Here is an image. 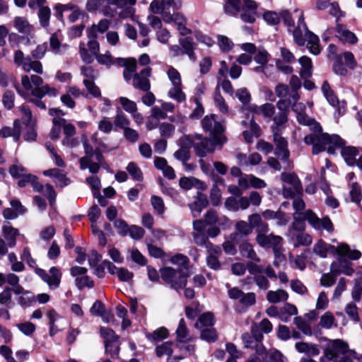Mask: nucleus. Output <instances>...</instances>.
Returning <instances> with one entry per match:
<instances>
[{
  "label": "nucleus",
  "mask_w": 362,
  "mask_h": 362,
  "mask_svg": "<svg viewBox=\"0 0 362 362\" xmlns=\"http://www.w3.org/2000/svg\"><path fill=\"white\" fill-rule=\"evenodd\" d=\"M2 230L4 237L7 241V245L11 247H14L16 243V237L19 235L18 230L8 223L3 226Z\"/></svg>",
  "instance_id": "obj_33"
},
{
  "label": "nucleus",
  "mask_w": 362,
  "mask_h": 362,
  "mask_svg": "<svg viewBox=\"0 0 362 362\" xmlns=\"http://www.w3.org/2000/svg\"><path fill=\"white\" fill-rule=\"evenodd\" d=\"M307 221L309 224L316 230L325 229L328 232L334 230L333 224L328 217L319 218L310 209L306 211Z\"/></svg>",
  "instance_id": "obj_14"
},
{
  "label": "nucleus",
  "mask_w": 362,
  "mask_h": 362,
  "mask_svg": "<svg viewBox=\"0 0 362 362\" xmlns=\"http://www.w3.org/2000/svg\"><path fill=\"white\" fill-rule=\"evenodd\" d=\"M344 144L340 147L341 148V154L346 163L349 165H353L355 163L357 164V158L356 157L358 156V150L354 146H343ZM337 147H334V150Z\"/></svg>",
  "instance_id": "obj_30"
},
{
  "label": "nucleus",
  "mask_w": 362,
  "mask_h": 362,
  "mask_svg": "<svg viewBox=\"0 0 362 362\" xmlns=\"http://www.w3.org/2000/svg\"><path fill=\"white\" fill-rule=\"evenodd\" d=\"M215 323L214 315L211 313H205L201 315L197 322L195 327L202 330V329L212 327Z\"/></svg>",
  "instance_id": "obj_40"
},
{
  "label": "nucleus",
  "mask_w": 362,
  "mask_h": 362,
  "mask_svg": "<svg viewBox=\"0 0 362 362\" xmlns=\"http://www.w3.org/2000/svg\"><path fill=\"white\" fill-rule=\"evenodd\" d=\"M136 62L135 59H131L125 64V67L123 71V76L126 81H133L134 74H136Z\"/></svg>",
  "instance_id": "obj_54"
},
{
  "label": "nucleus",
  "mask_w": 362,
  "mask_h": 362,
  "mask_svg": "<svg viewBox=\"0 0 362 362\" xmlns=\"http://www.w3.org/2000/svg\"><path fill=\"white\" fill-rule=\"evenodd\" d=\"M37 274L47 284L50 288L55 289L59 286L62 274L59 268L52 267L48 272L39 269Z\"/></svg>",
  "instance_id": "obj_12"
},
{
  "label": "nucleus",
  "mask_w": 362,
  "mask_h": 362,
  "mask_svg": "<svg viewBox=\"0 0 362 362\" xmlns=\"http://www.w3.org/2000/svg\"><path fill=\"white\" fill-rule=\"evenodd\" d=\"M61 35L58 33L52 34L49 37V46L52 51L56 54H62L68 47L66 45H62Z\"/></svg>",
  "instance_id": "obj_38"
},
{
  "label": "nucleus",
  "mask_w": 362,
  "mask_h": 362,
  "mask_svg": "<svg viewBox=\"0 0 362 362\" xmlns=\"http://www.w3.org/2000/svg\"><path fill=\"white\" fill-rule=\"evenodd\" d=\"M214 102L216 108L219 110V112L223 115H226L229 113V106L226 102L223 97L221 95L218 86L216 87L214 95Z\"/></svg>",
  "instance_id": "obj_45"
},
{
  "label": "nucleus",
  "mask_w": 362,
  "mask_h": 362,
  "mask_svg": "<svg viewBox=\"0 0 362 362\" xmlns=\"http://www.w3.org/2000/svg\"><path fill=\"white\" fill-rule=\"evenodd\" d=\"M336 32L337 37L342 41L349 42L350 44H356L358 38L356 35L348 30L346 27L342 24L337 23Z\"/></svg>",
  "instance_id": "obj_27"
},
{
  "label": "nucleus",
  "mask_w": 362,
  "mask_h": 362,
  "mask_svg": "<svg viewBox=\"0 0 362 362\" xmlns=\"http://www.w3.org/2000/svg\"><path fill=\"white\" fill-rule=\"evenodd\" d=\"M281 180L283 182L282 192L285 198H293L301 194L303 187L298 177L293 173H282Z\"/></svg>",
  "instance_id": "obj_7"
},
{
  "label": "nucleus",
  "mask_w": 362,
  "mask_h": 362,
  "mask_svg": "<svg viewBox=\"0 0 362 362\" xmlns=\"http://www.w3.org/2000/svg\"><path fill=\"white\" fill-rule=\"evenodd\" d=\"M241 339L245 348L254 349L259 356L265 353L266 349L262 344V341H259L253 334L244 333L241 336Z\"/></svg>",
  "instance_id": "obj_22"
},
{
  "label": "nucleus",
  "mask_w": 362,
  "mask_h": 362,
  "mask_svg": "<svg viewBox=\"0 0 362 362\" xmlns=\"http://www.w3.org/2000/svg\"><path fill=\"white\" fill-rule=\"evenodd\" d=\"M294 13L298 15V20L297 26L293 29L292 32L293 41L297 45L302 47L305 43V36L309 30L305 23L303 12L298 9H296Z\"/></svg>",
  "instance_id": "obj_11"
},
{
  "label": "nucleus",
  "mask_w": 362,
  "mask_h": 362,
  "mask_svg": "<svg viewBox=\"0 0 362 362\" xmlns=\"http://www.w3.org/2000/svg\"><path fill=\"white\" fill-rule=\"evenodd\" d=\"M257 243L262 247H276L282 245L283 238L273 233L256 235Z\"/></svg>",
  "instance_id": "obj_20"
},
{
  "label": "nucleus",
  "mask_w": 362,
  "mask_h": 362,
  "mask_svg": "<svg viewBox=\"0 0 362 362\" xmlns=\"http://www.w3.org/2000/svg\"><path fill=\"white\" fill-rule=\"evenodd\" d=\"M45 176L49 177L54 180L55 185L64 187L70 184V180L66 177L64 170L58 168H52L43 172Z\"/></svg>",
  "instance_id": "obj_23"
},
{
  "label": "nucleus",
  "mask_w": 362,
  "mask_h": 362,
  "mask_svg": "<svg viewBox=\"0 0 362 362\" xmlns=\"http://www.w3.org/2000/svg\"><path fill=\"white\" fill-rule=\"evenodd\" d=\"M14 28L21 33L29 34L33 30V27L28 20L21 16H16L13 20Z\"/></svg>",
  "instance_id": "obj_42"
},
{
  "label": "nucleus",
  "mask_w": 362,
  "mask_h": 362,
  "mask_svg": "<svg viewBox=\"0 0 362 362\" xmlns=\"http://www.w3.org/2000/svg\"><path fill=\"white\" fill-rule=\"evenodd\" d=\"M21 134V125L19 119L13 122V127H3L0 129V137L3 139L11 137L16 142L18 141Z\"/></svg>",
  "instance_id": "obj_24"
},
{
  "label": "nucleus",
  "mask_w": 362,
  "mask_h": 362,
  "mask_svg": "<svg viewBox=\"0 0 362 362\" xmlns=\"http://www.w3.org/2000/svg\"><path fill=\"white\" fill-rule=\"evenodd\" d=\"M306 211L305 212H295L293 215V221L292 228L297 232H303L305 228V221H307Z\"/></svg>",
  "instance_id": "obj_46"
},
{
  "label": "nucleus",
  "mask_w": 362,
  "mask_h": 362,
  "mask_svg": "<svg viewBox=\"0 0 362 362\" xmlns=\"http://www.w3.org/2000/svg\"><path fill=\"white\" fill-rule=\"evenodd\" d=\"M192 142L195 149L196 154L200 157L204 158L209 153H213L215 149L214 141H211L207 138H203L201 134H195L192 136Z\"/></svg>",
  "instance_id": "obj_9"
},
{
  "label": "nucleus",
  "mask_w": 362,
  "mask_h": 362,
  "mask_svg": "<svg viewBox=\"0 0 362 362\" xmlns=\"http://www.w3.org/2000/svg\"><path fill=\"white\" fill-rule=\"evenodd\" d=\"M160 274L163 280L177 291L183 288L187 284L188 275L183 269L165 267L160 270Z\"/></svg>",
  "instance_id": "obj_6"
},
{
  "label": "nucleus",
  "mask_w": 362,
  "mask_h": 362,
  "mask_svg": "<svg viewBox=\"0 0 362 362\" xmlns=\"http://www.w3.org/2000/svg\"><path fill=\"white\" fill-rule=\"evenodd\" d=\"M273 329L272 322L267 318H264L259 323L253 322L250 327L251 334H253L259 341L264 339L263 334H269Z\"/></svg>",
  "instance_id": "obj_19"
},
{
  "label": "nucleus",
  "mask_w": 362,
  "mask_h": 362,
  "mask_svg": "<svg viewBox=\"0 0 362 362\" xmlns=\"http://www.w3.org/2000/svg\"><path fill=\"white\" fill-rule=\"evenodd\" d=\"M308 126L313 133L305 136L304 142L313 146L314 155L324 151L326 148L328 153L334 154V147H341L344 144V140L339 136L321 133L322 127L316 121L313 120Z\"/></svg>",
  "instance_id": "obj_1"
},
{
  "label": "nucleus",
  "mask_w": 362,
  "mask_h": 362,
  "mask_svg": "<svg viewBox=\"0 0 362 362\" xmlns=\"http://www.w3.org/2000/svg\"><path fill=\"white\" fill-rule=\"evenodd\" d=\"M105 348L107 354H109L112 358H117L119 352L118 338L112 341H105Z\"/></svg>",
  "instance_id": "obj_52"
},
{
  "label": "nucleus",
  "mask_w": 362,
  "mask_h": 362,
  "mask_svg": "<svg viewBox=\"0 0 362 362\" xmlns=\"http://www.w3.org/2000/svg\"><path fill=\"white\" fill-rule=\"evenodd\" d=\"M175 334L176 339L180 342H187L191 339L189 330L188 329L186 322L183 318L180 320Z\"/></svg>",
  "instance_id": "obj_36"
},
{
  "label": "nucleus",
  "mask_w": 362,
  "mask_h": 362,
  "mask_svg": "<svg viewBox=\"0 0 362 362\" xmlns=\"http://www.w3.org/2000/svg\"><path fill=\"white\" fill-rule=\"evenodd\" d=\"M114 124L116 127L124 129L129 127L130 124V121L124 114V112H122L120 110H118L114 119Z\"/></svg>",
  "instance_id": "obj_60"
},
{
  "label": "nucleus",
  "mask_w": 362,
  "mask_h": 362,
  "mask_svg": "<svg viewBox=\"0 0 362 362\" xmlns=\"http://www.w3.org/2000/svg\"><path fill=\"white\" fill-rule=\"evenodd\" d=\"M235 231L230 233V238L233 241H238L242 237H247L250 235L253 230L250 224L243 220L238 221L235 225Z\"/></svg>",
  "instance_id": "obj_25"
},
{
  "label": "nucleus",
  "mask_w": 362,
  "mask_h": 362,
  "mask_svg": "<svg viewBox=\"0 0 362 362\" xmlns=\"http://www.w3.org/2000/svg\"><path fill=\"white\" fill-rule=\"evenodd\" d=\"M256 8L257 4L255 3V6L254 8H245L244 9H242V13L240 14V18L242 21L249 23H253L255 21Z\"/></svg>",
  "instance_id": "obj_59"
},
{
  "label": "nucleus",
  "mask_w": 362,
  "mask_h": 362,
  "mask_svg": "<svg viewBox=\"0 0 362 362\" xmlns=\"http://www.w3.org/2000/svg\"><path fill=\"white\" fill-rule=\"evenodd\" d=\"M127 172L134 180L141 181L143 180V173L140 168L134 162H130L127 168Z\"/></svg>",
  "instance_id": "obj_58"
},
{
  "label": "nucleus",
  "mask_w": 362,
  "mask_h": 362,
  "mask_svg": "<svg viewBox=\"0 0 362 362\" xmlns=\"http://www.w3.org/2000/svg\"><path fill=\"white\" fill-rule=\"evenodd\" d=\"M348 344L341 339L331 341L320 357V362H331L337 357L343 356L349 351Z\"/></svg>",
  "instance_id": "obj_8"
},
{
  "label": "nucleus",
  "mask_w": 362,
  "mask_h": 362,
  "mask_svg": "<svg viewBox=\"0 0 362 362\" xmlns=\"http://www.w3.org/2000/svg\"><path fill=\"white\" fill-rule=\"evenodd\" d=\"M255 1L252 0H226L224 10L228 15H235L238 11L245 8H254Z\"/></svg>",
  "instance_id": "obj_17"
},
{
  "label": "nucleus",
  "mask_w": 362,
  "mask_h": 362,
  "mask_svg": "<svg viewBox=\"0 0 362 362\" xmlns=\"http://www.w3.org/2000/svg\"><path fill=\"white\" fill-rule=\"evenodd\" d=\"M47 51L46 43L38 45L35 49L31 52V57H25L24 53L18 49L14 52L13 62L18 66L22 68L25 72L33 71L37 74L43 73L42 64L38 60L42 59Z\"/></svg>",
  "instance_id": "obj_2"
},
{
  "label": "nucleus",
  "mask_w": 362,
  "mask_h": 362,
  "mask_svg": "<svg viewBox=\"0 0 362 362\" xmlns=\"http://www.w3.org/2000/svg\"><path fill=\"white\" fill-rule=\"evenodd\" d=\"M320 325L324 329H331L332 327H337V324L335 322V318L333 314L330 312L325 313L320 317Z\"/></svg>",
  "instance_id": "obj_55"
},
{
  "label": "nucleus",
  "mask_w": 362,
  "mask_h": 362,
  "mask_svg": "<svg viewBox=\"0 0 362 362\" xmlns=\"http://www.w3.org/2000/svg\"><path fill=\"white\" fill-rule=\"evenodd\" d=\"M295 348L299 353H304L310 356H315L320 354L317 345L303 341L296 343Z\"/></svg>",
  "instance_id": "obj_39"
},
{
  "label": "nucleus",
  "mask_w": 362,
  "mask_h": 362,
  "mask_svg": "<svg viewBox=\"0 0 362 362\" xmlns=\"http://www.w3.org/2000/svg\"><path fill=\"white\" fill-rule=\"evenodd\" d=\"M168 95L177 103H182L186 100V95L182 91V84L173 86L168 91Z\"/></svg>",
  "instance_id": "obj_47"
},
{
  "label": "nucleus",
  "mask_w": 362,
  "mask_h": 362,
  "mask_svg": "<svg viewBox=\"0 0 362 362\" xmlns=\"http://www.w3.org/2000/svg\"><path fill=\"white\" fill-rule=\"evenodd\" d=\"M291 242L293 243V247H298L300 246H309L313 243V238L308 233L303 232H298L297 233H291Z\"/></svg>",
  "instance_id": "obj_28"
},
{
  "label": "nucleus",
  "mask_w": 362,
  "mask_h": 362,
  "mask_svg": "<svg viewBox=\"0 0 362 362\" xmlns=\"http://www.w3.org/2000/svg\"><path fill=\"white\" fill-rule=\"evenodd\" d=\"M307 41V47L313 54H318L320 52L319 37L313 33L309 31L305 36V42Z\"/></svg>",
  "instance_id": "obj_44"
},
{
  "label": "nucleus",
  "mask_w": 362,
  "mask_h": 362,
  "mask_svg": "<svg viewBox=\"0 0 362 362\" xmlns=\"http://www.w3.org/2000/svg\"><path fill=\"white\" fill-rule=\"evenodd\" d=\"M206 198L199 197L195 201L189 204L193 217L195 218L200 215L202 209L206 206Z\"/></svg>",
  "instance_id": "obj_51"
},
{
  "label": "nucleus",
  "mask_w": 362,
  "mask_h": 362,
  "mask_svg": "<svg viewBox=\"0 0 362 362\" xmlns=\"http://www.w3.org/2000/svg\"><path fill=\"white\" fill-rule=\"evenodd\" d=\"M283 354L278 350H269L266 353L263 360L259 356H251L246 362H284Z\"/></svg>",
  "instance_id": "obj_26"
},
{
  "label": "nucleus",
  "mask_w": 362,
  "mask_h": 362,
  "mask_svg": "<svg viewBox=\"0 0 362 362\" xmlns=\"http://www.w3.org/2000/svg\"><path fill=\"white\" fill-rule=\"evenodd\" d=\"M298 62L301 66L300 70V76L303 78H308L313 74V62L310 57L303 56L298 59Z\"/></svg>",
  "instance_id": "obj_37"
},
{
  "label": "nucleus",
  "mask_w": 362,
  "mask_h": 362,
  "mask_svg": "<svg viewBox=\"0 0 362 362\" xmlns=\"http://www.w3.org/2000/svg\"><path fill=\"white\" fill-rule=\"evenodd\" d=\"M313 252L320 257L325 258L328 252L337 254L340 257H346L351 260H357L361 258V252L357 250H351L345 243H341L337 247L327 244L322 240H319L313 248Z\"/></svg>",
  "instance_id": "obj_3"
},
{
  "label": "nucleus",
  "mask_w": 362,
  "mask_h": 362,
  "mask_svg": "<svg viewBox=\"0 0 362 362\" xmlns=\"http://www.w3.org/2000/svg\"><path fill=\"white\" fill-rule=\"evenodd\" d=\"M273 124L271 126L272 132H281L283 126L288 121V113L284 111H279L273 115Z\"/></svg>",
  "instance_id": "obj_35"
},
{
  "label": "nucleus",
  "mask_w": 362,
  "mask_h": 362,
  "mask_svg": "<svg viewBox=\"0 0 362 362\" xmlns=\"http://www.w3.org/2000/svg\"><path fill=\"white\" fill-rule=\"evenodd\" d=\"M169 336V332L167 328L161 327L154 330L151 333L146 334V338L152 342L162 341Z\"/></svg>",
  "instance_id": "obj_48"
},
{
  "label": "nucleus",
  "mask_w": 362,
  "mask_h": 362,
  "mask_svg": "<svg viewBox=\"0 0 362 362\" xmlns=\"http://www.w3.org/2000/svg\"><path fill=\"white\" fill-rule=\"evenodd\" d=\"M20 278L14 273H8L6 274L7 283L11 288V290L16 295L20 294L23 292V286L19 284Z\"/></svg>",
  "instance_id": "obj_50"
},
{
  "label": "nucleus",
  "mask_w": 362,
  "mask_h": 362,
  "mask_svg": "<svg viewBox=\"0 0 362 362\" xmlns=\"http://www.w3.org/2000/svg\"><path fill=\"white\" fill-rule=\"evenodd\" d=\"M83 145L85 156L79 159V163L80 168L81 170H86L87 169V167L89 166L88 163L90 161V158L93 157L95 153L92 146L88 143L86 139L83 140Z\"/></svg>",
  "instance_id": "obj_34"
},
{
  "label": "nucleus",
  "mask_w": 362,
  "mask_h": 362,
  "mask_svg": "<svg viewBox=\"0 0 362 362\" xmlns=\"http://www.w3.org/2000/svg\"><path fill=\"white\" fill-rule=\"evenodd\" d=\"M23 292L18 294V302L23 306L30 305L32 302L35 300V296L30 291L23 288Z\"/></svg>",
  "instance_id": "obj_61"
},
{
  "label": "nucleus",
  "mask_w": 362,
  "mask_h": 362,
  "mask_svg": "<svg viewBox=\"0 0 362 362\" xmlns=\"http://www.w3.org/2000/svg\"><path fill=\"white\" fill-rule=\"evenodd\" d=\"M30 185L35 192H43L44 195L48 199L49 205L53 206L56 201L57 193L50 184H46L43 186L42 184L38 181L37 176H35V180H33Z\"/></svg>",
  "instance_id": "obj_18"
},
{
  "label": "nucleus",
  "mask_w": 362,
  "mask_h": 362,
  "mask_svg": "<svg viewBox=\"0 0 362 362\" xmlns=\"http://www.w3.org/2000/svg\"><path fill=\"white\" fill-rule=\"evenodd\" d=\"M21 83L26 90H31V94L37 98H42L45 95L49 96H56L57 90L49 85L43 84V79L37 75H23L21 76Z\"/></svg>",
  "instance_id": "obj_4"
},
{
  "label": "nucleus",
  "mask_w": 362,
  "mask_h": 362,
  "mask_svg": "<svg viewBox=\"0 0 362 362\" xmlns=\"http://www.w3.org/2000/svg\"><path fill=\"white\" fill-rule=\"evenodd\" d=\"M240 252L242 256L248 258L254 262H259L260 259L255 252L253 245L248 242H243L240 245Z\"/></svg>",
  "instance_id": "obj_43"
},
{
  "label": "nucleus",
  "mask_w": 362,
  "mask_h": 362,
  "mask_svg": "<svg viewBox=\"0 0 362 362\" xmlns=\"http://www.w3.org/2000/svg\"><path fill=\"white\" fill-rule=\"evenodd\" d=\"M151 204L154 211L159 215H162L165 212V204L161 197L153 195L151 197Z\"/></svg>",
  "instance_id": "obj_62"
},
{
  "label": "nucleus",
  "mask_w": 362,
  "mask_h": 362,
  "mask_svg": "<svg viewBox=\"0 0 362 362\" xmlns=\"http://www.w3.org/2000/svg\"><path fill=\"white\" fill-rule=\"evenodd\" d=\"M298 313L296 307L291 303H286L279 313V319L283 322H288L291 317Z\"/></svg>",
  "instance_id": "obj_49"
},
{
  "label": "nucleus",
  "mask_w": 362,
  "mask_h": 362,
  "mask_svg": "<svg viewBox=\"0 0 362 362\" xmlns=\"http://www.w3.org/2000/svg\"><path fill=\"white\" fill-rule=\"evenodd\" d=\"M94 156L96 161H93V158H91L87 169L89 170L90 173L96 174L99 171L100 166L103 165L104 158L102 153L98 151H95Z\"/></svg>",
  "instance_id": "obj_53"
},
{
  "label": "nucleus",
  "mask_w": 362,
  "mask_h": 362,
  "mask_svg": "<svg viewBox=\"0 0 362 362\" xmlns=\"http://www.w3.org/2000/svg\"><path fill=\"white\" fill-rule=\"evenodd\" d=\"M163 20L166 23H175L177 26V30L180 35H187L191 33V30L186 27L187 19L181 13H164L163 14Z\"/></svg>",
  "instance_id": "obj_13"
},
{
  "label": "nucleus",
  "mask_w": 362,
  "mask_h": 362,
  "mask_svg": "<svg viewBox=\"0 0 362 362\" xmlns=\"http://www.w3.org/2000/svg\"><path fill=\"white\" fill-rule=\"evenodd\" d=\"M322 91L325 97L327 98L329 103L332 106H336L339 104V100L333 91L330 89V86L327 81H325L322 86Z\"/></svg>",
  "instance_id": "obj_56"
},
{
  "label": "nucleus",
  "mask_w": 362,
  "mask_h": 362,
  "mask_svg": "<svg viewBox=\"0 0 362 362\" xmlns=\"http://www.w3.org/2000/svg\"><path fill=\"white\" fill-rule=\"evenodd\" d=\"M118 100L120 105L127 112L132 114L137 110V105L134 101L126 97H120Z\"/></svg>",
  "instance_id": "obj_63"
},
{
  "label": "nucleus",
  "mask_w": 362,
  "mask_h": 362,
  "mask_svg": "<svg viewBox=\"0 0 362 362\" xmlns=\"http://www.w3.org/2000/svg\"><path fill=\"white\" fill-rule=\"evenodd\" d=\"M202 127L206 132H209L214 143L223 145L226 142V137L223 134V125L216 121V115L214 114L206 115L202 120Z\"/></svg>",
  "instance_id": "obj_5"
},
{
  "label": "nucleus",
  "mask_w": 362,
  "mask_h": 362,
  "mask_svg": "<svg viewBox=\"0 0 362 362\" xmlns=\"http://www.w3.org/2000/svg\"><path fill=\"white\" fill-rule=\"evenodd\" d=\"M272 134L273 141L276 146L274 154L286 165L287 168H290V152L288 148L287 140L281 136V132H272Z\"/></svg>",
  "instance_id": "obj_10"
},
{
  "label": "nucleus",
  "mask_w": 362,
  "mask_h": 362,
  "mask_svg": "<svg viewBox=\"0 0 362 362\" xmlns=\"http://www.w3.org/2000/svg\"><path fill=\"white\" fill-rule=\"evenodd\" d=\"M235 96L244 105H248L252 99L251 94L246 88H238L235 91Z\"/></svg>",
  "instance_id": "obj_64"
},
{
  "label": "nucleus",
  "mask_w": 362,
  "mask_h": 362,
  "mask_svg": "<svg viewBox=\"0 0 362 362\" xmlns=\"http://www.w3.org/2000/svg\"><path fill=\"white\" fill-rule=\"evenodd\" d=\"M179 44L182 48L183 54L188 56L189 60L195 62L197 60V55L194 52V43L192 41L190 37H185L179 40Z\"/></svg>",
  "instance_id": "obj_32"
},
{
  "label": "nucleus",
  "mask_w": 362,
  "mask_h": 362,
  "mask_svg": "<svg viewBox=\"0 0 362 362\" xmlns=\"http://www.w3.org/2000/svg\"><path fill=\"white\" fill-rule=\"evenodd\" d=\"M330 270L334 274L343 273L347 276H351L354 273V269L350 267L349 262L343 261L341 258L331 264Z\"/></svg>",
  "instance_id": "obj_31"
},
{
  "label": "nucleus",
  "mask_w": 362,
  "mask_h": 362,
  "mask_svg": "<svg viewBox=\"0 0 362 362\" xmlns=\"http://www.w3.org/2000/svg\"><path fill=\"white\" fill-rule=\"evenodd\" d=\"M151 74V68L146 66L134 75L132 86L140 90L148 91L151 88L149 77Z\"/></svg>",
  "instance_id": "obj_15"
},
{
  "label": "nucleus",
  "mask_w": 362,
  "mask_h": 362,
  "mask_svg": "<svg viewBox=\"0 0 362 362\" xmlns=\"http://www.w3.org/2000/svg\"><path fill=\"white\" fill-rule=\"evenodd\" d=\"M225 207L232 211H238L239 210H245L250 206L249 199L246 197H239L235 198L229 197L224 203Z\"/></svg>",
  "instance_id": "obj_21"
},
{
  "label": "nucleus",
  "mask_w": 362,
  "mask_h": 362,
  "mask_svg": "<svg viewBox=\"0 0 362 362\" xmlns=\"http://www.w3.org/2000/svg\"><path fill=\"white\" fill-rule=\"evenodd\" d=\"M110 21L102 19L98 24H93L87 30V36L89 39H96L98 33H103L107 30L110 27Z\"/></svg>",
  "instance_id": "obj_29"
},
{
  "label": "nucleus",
  "mask_w": 362,
  "mask_h": 362,
  "mask_svg": "<svg viewBox=\"0 0 362 362\" xmlns=\"http://www.w3.org/2000/svg\"><path fill=\"white\" fill-rule=\"evenodd\" d=\"M266 298L270 303L276 304L287 300L288 294L283 289H277L276 291H269L267 293Z\"/></svg>",
  "instance_id": "obj_41"
},
{
  "label": "nucleus",
  "mask_w": 362,
  "mask_h": 362,
  "mask_svg": "<svg viewBox=\"0 0 362 362\" xmlns=\"http://www.w3.org/2000/svg\"><path fill=\"white\" fill-rule=\"evenodd\" d=\"M228 293L230 298L238 300L245 307H250L256 303V295L252 292L245 293L238 288L233 287L228 290Z\"/></svg>",
  "instance_id": "obj_16"
},
{
  "label": "nucleus",
  "mask_w": 362,
  "mask_h": 362,
  "mask_svg": "<svg viewBox=\"0 0 362 362\" xmlns=\"http://www.w3.org/2000/svg\"><path fill=\"white\" fill-rule=\"evenodd\" d=\"M200 338L202 340L211 343L215 342L218 339V334L214 328H205L201 330Z\"/></svg>",
  "instance_id": "obj_57"
}]
</instances>
